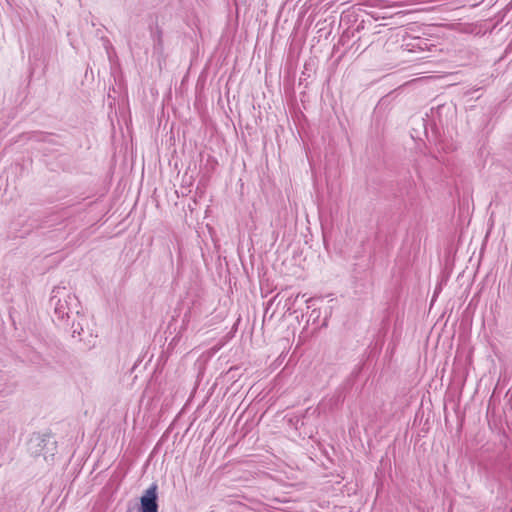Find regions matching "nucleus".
Instances as JSON below:
<instances>
[{
    "label": "nucleus",
    "instance_id": "f257e3e1",
    "mask_svg": "<svg viewBox=\"0 0 512 512\" xmlns=\"http://www.w3.org/2000/svg\"><path fill=\"white\" fill-rule=\"evenodd\" d=\"M50 305L54 306L53 321L58 325L66 329L69 326V321L72 316L81 318V304L78 298L71 293H67L63 287H56L52 291L50 298Z\"/></svg>",
    "mask_w": 512,
    "mask_h": 512
},
{
    "label": "nucleus",
    "instance_id": "0eeeda50",
    "mask_svg": "<svg viewBox=\"0 0 512 512\" xmlns=\"http://www.w3.org/2000/svg\"><path fill=\"white\" fill-rule=\"evenodd\" d=\"M190 318H191V310L188 309L187 312H185L184 316H183V320H182V329H185L186 326L188 325L189 321H190Z\"/></svg>",
    "mask_w": 512,
    "mask_h": 512
},
{
    "label": "nucleus",
    "instance_id": "7ed1b4c3",
    "mask_svg": "<svg viewBox=\"0 0 512 512\" xmlns=\"http://www.w3.org/2000/svg\"><path fill=\"white\" fill-rule=\"evenodd\" d=\"M158 486L152 483L140 498L141 512H158Z\"/></svg>",
    "mask_w": 512,
    "mask_h": 512
},
{
    "label": "nucleus",
    "instance_id": "423d86ee",
    "mask_svg": "<svg viewBox=\"0 0 512 512\" xmlns=\"http://www.w3.org/2000/svg\"><path fill=\"white\" fill-rule=\"evenodd\" d=\"M154 41V50L162 51L163 50V36L162 30L159 27H156V31L152 35Z\"/></svg>",
    "mask_w": 512,
    "mask_h": 512
},
{
    "label": "nucleus",
    "instance_id": "39448f33",
    "mask_svg": "<svg viewBox=\"0 0 512 512\" xmlns=\"http://www.w3.org/2000/svg\"><path fill=\"white\" fill-rule=\"evenodd\" d=\"M71 323L69 322V326L66 328V330H69L72 334V337H75L76 335L80 336L83 331V324L82 322L85 320V317L83 314H81V318H77L75 315L71 317Z\"/></svg>",
    "mask_w": 512,
    "mask_h": 512
},
{
    "label": "nucleus",
    "instance_id": "f03ea898",
    "mask_svg": "<svg viewBox=\"0 0 512 512\" xmlns=\"http://www.w3.org/2000/svg\"><path fill=\"white\" fill-rule=\"evenodd\" d=\"M57 449V442L50 433L34 434L28 442V450L34 456L42 455L45 460L53 457Z\"/></svg>",
    "mask_w": 512,
    "mask_h": 512
},
{
    "label": "nucleus",
    "instance_id": "20e7f679",
    "mask_svg": "<svg viewBox=\"0 0 512 512\" xmlns=\"http://www.w3.org/2000/svg\"><path fill=\"white\" fill-rule=\"evenodd\" d=\"M27 139L35 142H44L50 145H58L54 135L47 132L33 131L26 134Z\"/></svg>",
    "mask_w": 512,
    "mask_h": 512
}]
</instances>
